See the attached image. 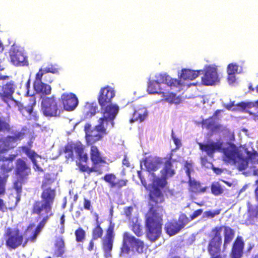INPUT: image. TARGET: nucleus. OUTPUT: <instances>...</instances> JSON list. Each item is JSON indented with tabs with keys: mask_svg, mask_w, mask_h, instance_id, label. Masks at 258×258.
Masks as SVG:
<instances>
[{
	"mask_svg": "<svg viewBox=\"0 0 258 258\" xmlns=\"http://www.w3.org/2000/svg\"><path fill=\"white\" fill-rule=\"evenodd\" d=\"M237 106L239 107L240 109L242 110H245L247 112H248L249 114H252V113L250 112L248 110V109L255 106L258 107V100L255 101V102H240L237 104ZM253 115L254 119L258 120V110L256 113H253Z\"/></svg>",
	"mask_w": 258,
	"mask_h": 258,
	"instance_id": "obj_36",
	"label": "nucleus"
},
{
	"mask_svg": "<svg viewBox=\"0 0 258 258\" xmlns=\"http://www.w3.org/2000/svg\"><path fill=\"white\" fill-rule=\"evenodd\" d=\"M14 173L16 179L13 182V188L22 193L23 185L27 181L31 174V166L26 160L19 158L15 162Z\"/></svg>",
	"mask_w": 258,
	"mask_h": 258,
	"instance_id": "obj_6",
	"label": "nucleus"
},
{
	"mask_svg": "<svg viewBox=\"0 0 258 258\" xmlns=\"http://www.w3.org/2000/svg\"><path fill=\"white\" fill-rule=\"evenodd\" d=\"M133 110L134 112L130 119V123H133L134 122H141L143 121L148 115L147 108L142 105L137 106L134 105Z\"/></svg>",
	"mask_w": 258,
	"mask_h": 258,
	"instance_id": "obj_21",
	"label": "nucleus"
},
{
	"mask_svg": "<svg viewBox=\"0 0 258 258\" xmlns=\"http://www.w3.org/2000/svg\"><path fill=\"white\" fill-rule=\"evenodd\" d=\"M223 161L226 163H232L236 164V159L241 154L238 148L233 143L229 144V146L222 149Z\"/></svg>",
	"mask_w": 258,
	"mask_h": 258,
	"instance_id": "obj_15",
	"label": "nucleus"
},
{
	"mask_svg": "<svg viewBox=\"0 0 258 258\" xmlns=\"http://www.w3.org/2000/svg\"><path fill=\"white\" fill-rule=\"evenodd\" d=\"M86 231L82 228H78L75 231L76 241L77 242H84L86 239Z\"/></svg>",
	"mask_w": 258,
	"mask_h": 258,
	"instance_id": "obj_40",
	"label": "nucleus"
},
{
	"mask_svg": "<svg viewBox=\"0 0 258 258\" xmlns=\"http://www.w3.org/2000/svg\"><path fill=\"white\" fill-rule=\"evenodd\" d=\"M223 130V126L220 124H216L215 123L212 132H222Z\"/></svg>",
	"mask_w": 258,
	"mask_h": 258,
	"instance_id": "obj_52",
	"label": "nucleus"
},
{
	"mask_svg": "<svg viewBox=\"0 0 258 258\" xmlns=\"http://www.w3.org/2000/svg\"><path fill=\"white\" fill-rule=\"evenodd\" d=\"M31 215H37L38 218L41 219V220L39 223L34 231V232L39 234V233L41 231V229L44 227L46 223L47 222V221L51 216L43 214L42 213H39L38 212H36L31 210Z\"/></svg>",
	"mask_w": 258,
	"mask_h": 258,
	"instance_id": "obj_34",
	"label": "nucleus"
},
{
	"mask_svg": "<svg viewBox=\"0 0 258 258\" xmlns=\"http://www.w3.org/2000/svg\"><path fill=\"white\" fill-rule=\"evenodd\" d=\"M25 136V133L19 132L17 133H15L12 137L14 138V140L16 142H17L18 140H20L24 138V137Z\"/></svg>",
	"mask_w": 258,
	"mask_h": 258,
	"instance_id": "obj_47",
	"label": "nucleus"
},
{
	"mask_svg": "<svg viewBox=\"0 0 258 258\" xmlns=\"http://www.w3.org/2000/svg\"><path fill=\"white\" fill-rule=\"evenodd\" d=\"M215 122L213 119V116L210 117L208 118L203 119L201 121L202 127L207 130H210L212 131Z\"/></svg>",
	"mask_w": 258,
	"mask_h": 258,
	"instance_id": "obj_41",
	"label": "nucleus"
},
{
	"mask_svg": "<svg viewBox=\"0 0 258 258\" xmlns=\"http://www.w3.org/2000/svg\"><path fill=\"white\" fill-rule=\"evenodd\" d=\"M4 142L5 144H8V145H9L10 143H15L16 142L12 136H8L5 138Z\"/></svg>",
	"mask_w": 258,
	"mask_h": 258,
	"instance_id": "obj_54",
	"label": "nucleus"
},
{
	"mask_svg": "<svg viewBox=\"0 0 258 258\" xmlns=\"http://www.w3.org/2000/svg\"><path fill=\"white\" fill-rule=\"evenodd\" d=\"M202 70L193 71L189 69H184L181 70V74L180 76V82L183 80H192L197 78Z\"/></svg>",
	"mask_w": 258,
	"mask_h": 258,
	"instance_id": "obj_32",
	"label": "nucleus"
},
{
	"mask_svg": "<svg viewBox=\"0 0 258 258\" xmlns=\"http://www.w3.org/2000/svg\"><path fill=\"white\" fill-rule=\"evenodd\" d=\"M131 230L138 237H140L143 235L141 225L137 222L133 224Z\"/></svg>",
	"mask_w": 258,
	"mask_h": 258,
	"instance_id": "obj_43",
	"label": "nucleus"
},
{
	"mask_svg": "<svg viewBox=\"0 0 258 258\" xmlns=\"http://www.w3.org/2000/svg\"><path fill=\"white\" fill-rule=\"evenodd\" d=\"M34 88L35 91L39 93L44 95H48L51 94V88L50 86L42 82V79H36L34 84Z\"/></svg>",
	"mask_w": 258,
	"mask_h": 258,
	"instance_id": "obj_31",
	"label": "nucleus"
},
{
	"mask_svg": "<svg viewBox=\"0 0 258 258\" xmlns=\"http://www.w3.org/2000/svg\"><path fill=\"white\" fill-rule=\"evenodd\" d=\"M189 190L195 194H201L206 192L207 187H202L199 181L189 178L188 180Z\"/></svg>",
	"mask_w": 258,
	"mask_h": 258,
	"instance_id": "obj_33",
	"label": "nucleus"
},
{
	"mask_svg": "<svg viewBox=\"0 0 258 258\" xmlns=\"http://www.w3.org/2000/svg\"><path fill=\"white\" fill-rule=\"evenodd\" d=\"M44 81L48 83H51L53 81L52 77L49 75L44 76Z\"/></svg>",
	"mask_w": 258,
	"mask_h": 258,
	"instance_id": "obj_60",
	"label": "nucleus"
},
{
	"mask_svg": "<svg viewBox=\"0 0 258 258\" xmlns=\"http://www.w3.org/2000/svg\"><path fill=\"white\" fill-rule=\"evenodd\" d=\"M102 179L108 184L110 188L116 190H120L126 186L128 182L126 178L117 179L116 176L112 173L105 174Z\"/></svg>",
	"mask_w": 258,
	"mask_h": 258,
	"instance_id": "obj_16",
	"label": "nucleus"
},
{
	"mask_svg": "<svg viewBox=\"0 0 258 258\" xmlns=\"http://www.w3.org/2000/svg\"><path fill=\"white\" fill-rule=\"evenodd\" d=\"M5 244L9 249H16L22 246L24 247L28 241V238H24L23 233L18 228L8 227L4 235Z\"/></svg>",
	"mask_w": 258,
	"mask_h": 258,
	"instance_id": "obj_8",
	"label": "nucleus"
},
{
	"mask_svg": "<svg viewBox=\"0 0 258 258\" xmlns=\"http://www.w3.org/2000/svg\"><path fill=\"white\" fill-rule=\"evenodd\" d=\"M98 111V106L95 102H87L85 103L83 113L85 118L89 119L94 116Z\"/></svg>",
	"mask_w": 258,
	"mask_h": 258,
	"instance_id": "obj_29",
	"label": "nucleus"
},
{
	"mask_svg": "<svg viewBox=\"0 0 258 258\" xmlns=\"http://www.w3.org/2000/svg\"><path fill=\"white\" fill-rule=\"evenodd\" d=\"M143 162L147 170L151 172L158 170L159 165L163 163V158L157 156H149L144 159Z\"/></svg>",
	"mask_w": 258,
	"mask_h": 258,
	"instance_id": "obj_24",
	"label": "nucleus"
},
{
	"mask_svg": "<svg viewBox=\"0 0 258 258\" xmlns=\"http://www.w3.org/2000/svg\"><path fill=\"white\" fill-rule=\"evenodd\" d=\"M156 80L150 81L148 83L147 91L149 94H160V84L163 83L170 87H177L181 85L180 81L173 79L166 74H159L156 77Z\"/></svg>",
	"mask_w": 258,
	"mask_h": 258,
	"instance_id": "obj_11",
	"label": "nucleus"
},
{
	"mask_svg": "<svg viewBox=\"0 0 258 258\" xmlns=\"http://www.w3.org/2000/svg\"><path fill=\"white\" fill-rule=\"evenodd\" d=\"M235 231L229 226L215 227L209 235L210 240L207 245V251L210 258H226L225 254H222L227 246L233 240Z\"/></svg>",
	"mask_w": 258,
	"mask_h": 258,
	"instance_id": "obj_4",
	"label": "nucleus"
},
{
	"mask_svg": "<svg viewBox=\"0 0 258 258\" xmlns=\"http://www.w3.org/2000/svg\"><path fill=\"white\" fill-rule=\"evenodd\" d=\"M172 157L173 153H170L168 157L163 158V166L160 170V173L168 178L173 176L176 173L172 163Z\"/></svg>",
	"mask_w": 258,
	"mask_h": 258,
	"instance_id": "obj_20",
	"label": "nucleus"
},
{
	"mask_svg": "<svg viewBox=\"0 0 258 258\" xmlns=\"http://www.w3.org/2000/svg\"><path fill=\"white\" fill-rule=\"evenodd\" d=\"M9 76L0 75V80H6L9 79Z\"/></svg>",
	"mask_w": 258,
	"mask_h": 258,
	"instance_id": "obj_63",
	"label": "nucleus"
},
{
	"mask_svg": "<svg viewBox=\"0 0 258 258\" xmlns=\"http://www.w3.org/2000/svg\"><path fill=\"white\" fill-rule=\"evenodd\" d=\"M12 101H14L16 104V105L18 107L19 110L20 111V112L23 115H25V114L27 112V109H28V107H25L23 105L22 103H21L20 102L16 101L14 99V100H12Z\"/></svg>",
	"mask_w": 258,
	"mask_h": 258,
	"instance_id": "obj_44",
	"label": "nucleus"
},
{
	"mask_svg": "<svg viewBox=\"0 0 258 258\" xmlns=\"http://www.w3.org/2000/svg\"><path fill=\"white\" fill-rule=\"evenodd\" d=\"M246 150V153L248 155V157H245L242 153L238 156L236 159V165L238 169L241 171L246 169L248 165V160L249 159L252 158L253 156H254L256 154V152L254 153H251L250 152Z\"/></svg>",
	"mask_w": 258,
	"mask_h": 258,
	"instance_id": "obj_27",
	"label": "nucleus"
},
{
	"mask_svg": "<svg viewBox=\"0 0 258 258\" xmlns=\"http://www.w3.org/2000/svg\"><path fill=\"white\" fill-rule=\"evenodd\" d=\"M202 209H198L194 212V213L190 215V218L191 220H194L200 216L203 213Z\"/></svg>",
	"mask_w": 258,
	"mask_h": 258,
	"instance_id": "obj_51",
	"label": "nucleus"
},
{
	"mask_svg": "<svg viewBox=\"0 0 258 258\" xmlns=\"http://www.w3.org/2000/svg\"><path fill=\"white\" fill-rule=\"evenodd\" d=\"M198 145L200 150L202 152H206L209 156H212L216 151L221 150L222 147L221 142H211L206 144L199 143Z\"/></svg>",
	"mask_w": 258,
	"mask_h": 258,
	"instance_id": "obj_26",
	"label": "nucleus"
},
{
	"mask_svg": "<svg viewBox=\"0 0 258 258\" xmlns=\"http://www.w3.org/2000/svg\"><path fill=\"white\" fill-rule=\"evenodd\" d=\"M85 139L86 144L91 146L90 156L92 163V167H89L87 165L89 161L88 155L85 151L84 145L80 141L68 142L64 145L63 152L65 154V158L68 161H73L75 157L74 154L75 151L77 158L76 165L81 172H86L88 174L95 172L100 175L103 173L102 167L107 164L106 158L103 156L98 147L93 145L95 143H87L86 133Z\"/></svg>",
	"mask_w": 258,
	"mask_h": 258,
	"instance_id": "obj_3",
	"label": "nucleus"
},
{
	"mask_svg": "<svg viewBox=\"0 0 258 258\" xmlns=\"http://www.w3.org/2000/svg\"><path fill=\"white\" fill-rule=\"evenodd\" d=\"M38 234V233H36L35 232H34L32 235L29 238H28V240H30V241H34L36 238Z\"/></svg>",
	"mask_w": 258,
	"mask_h": 258,
	"instance_id": "obj_61",
	"label": "nucleus"
},
{
	"mask_svg": "<svg viewBox=\"0 0 258 258\" xmlns=\"http://www.w3.org/2000/svg\"><path fill=\"white\" fill-rule=\"evenodd\" d=\"M202 83L206 86L213 85L219 82L220 79L216 68L209 66L205 71L202 78Z\"/></svg>",
	"mask_w": 258,
	"mask_h": 258,
	"instance_id": "obj_17",
	"label": "nucleus"
},
{
	"mask_svg": "<svg viewBox=\"0 0 258 258\" xmlns=\"http://www.w3.org/2000/svg\"><path fill=\"white\" fill-rule=\"evenodd\" d=\"M57 72V69L56 68L54 65L50 64L43 69L40 68L36 74L35 79L40 80V79H42L43 76L45 74L48 73L55 74Z\"/></svg>",
	"mask_w": 258,
	"mask_h": 258,
	"instance_id": "obj_38",
	"label": "nucleus"
},
{
	"mask_svg": "<svg viewBox=\"0 0 258 258\" xmlns=\"http://www.w3.org/2000/svg\"><path fill=\"white\" fill-rule=\"evenodd\" d=\"M211 193L215 196H218L224 193V189L218 181H214L211 185Z\"/></svg>",
	"mask_w": 258,
	"mask_h": 258,
	"instance_id": "obj_39",
	"label": "nucleus"
},
{
	"mask_svg": "<svg viewBox=\"0 0 258 258\" xmlns=\"http://www.w3.org/2000/svg\"><path fill=\"white\" fill-rule=\"evenodd\" d=\"M145 244L143 241L136 238L127 232L123 233L120 247L121 254H141L143 253Z\"/></svg>",
	"mask_w": 258,
	"mask_h": 258,
	"instance_id": "obj_7",
	"label": "nucleus"
},
{
	"mask_svg": "<svg viewBox=\"0 0 258 258\" xmlns=\"http://www.w3.org/2000/svg\"><path fill=\"white\" fill-rule=\"evenodd\" d=\"M32 147V142L30 141L28 142V146H22L19 148L31 160L35 167V170L43 172V169L38 164L36 159L37 157H40V156L35 151L31 150Z\"/></svg>",
	"mask_w": 258,
	"mask_h": 258,
	"instance_id": "obj_18",
	"label": "nucleus"
},
{
	"mask_svg": "<svg viewBox=\"0 0 258 258\" xmlns=\"http://www.w3.org/2000/svg\"><path fill=\"white\" fill-rule=\"evenodd\" d=\"M9 55L11 63L16 67L28 66L27 57L23 52L16 46H12L9 50Z\"/></svg>",
	"mask_w": 258,
	"mask_h": 258,
	"instance_id": "obj_14",
	"label": "nucleus"
},
{
	"mask_svg": "<svg viewBox=\"0 0 258 258\" xmlns=\"http://www.w3.org/2000/svg\"><path fill=\"white\" fill-rule=\"evenodd\" d=\"M122 164L126 167H129L130 166V162L126 156H125L122 160Z\"/></svg>",
	"mask_w": 258,
	"mask_h": 258,
	"instance_id": "obj_58",
	"label": "nucleus"
},
{
	"mask_svg": "<svg viewBox=\"0 0 258 258\" xmlns=\"http://www.w3.org/2000/svg\"><path fill=\"white\" fill-rule=\"evenodd\" d=\"M15 89V84L13 81L8 82L2 87V92L0 93V97L2 100L9 106V102L11 100H14L13 95Z\"/></svg>",
	"mask_w": 258,
	"mask_h": 258,
	"instance_id": "obj_19",
	"label": "nucleus"
},
{
	"mask_svg": "<svg viewBox=\"0 0 258 258\" xmlns=\"http://www.w3.org/2000/svg\"><path fill=\"white\" fill-rule=\"evenodd\" d=\"M94 240H93V239L92 238L91 240L89 241V245L87 247V249L89 251H92L94 249V242L93 241Z\"/></svg>",
	"mask_w": 258,
	"mask_h": 258,
	"instance_id": "obj_57",
	"label": "nucleus"
},
{
	"mask_svg": "<svg viewBox=\"0 0 258 258\" xmlns=\"http://www.w3.org/2000/svg\"><path fill=\"white\" fill-rule=\"evenodd\" d=\"M238 66L237 64L230 63L228 66L227 73L235 74L238 71Z\"/></svg>",
	"mask_w": 258,
	"mask_h": 258,
	"instance_id": "obj_45",
	"label": "nucleus"
},
{
	"mask_svg": "<svg viewBox=\"0 0 258 258\" xmlns=\"http://www.w3.org/2000/svg\"><path fill=\"white\" fill-rule=\"evenodd\" d=\"M54 182V179L51 176L50 174L46 173L44 175L41 185V200L34 201L31 211L50 216L53 215L52 210L56 197V190L55 188L51 187V185Z\"/></svg>",
	"mask_w": 258,
	"mask_h": 258,
	"instance_id": "obj_5",
	"label": "nucleus"
},
{
	"mask_svg": "<svg viewBox=\"0 0 258 258\" xmlns=\"http://www.w3.org/2000/svg\"><path fill=\"white\" fill-rule=\"evenodd\" d=\"M228 73L227 79H228L229 83H233L235 82V81L236 80L235 75V74H232L231 73Z\"/></svg>",
	"mask_w": 258,
	"mask_h": 258,
	"instance_id": "obj_55",
	"label": "nucleus"
},
{
	"mask_svg": "<svg viewBox=\"0 0 258 258\" xmlns=\"http://www.w3.org/2000/svg\"><path fill=\"white\" fill-rule=\"evenodd\" d=\"M63 108L67 111H73L78 104V100L73 93H64L61 96Z\"/></svg>",
	"mask_w": 258,
	"mask_h": 258,
	"instance_id": "obj_22",
	"label": "nucleus"
},
{
	"mask_svg": "<svg viewBox=\"0 0 258 258\" xmlns=\"http://www.w3.org/2000/svg\"><path fill=\"white\" fill-rule=\"evenodd\" d=\"M255 185L256 186L254 189V194L256 201L258 202V179L255 181Z\"/></svg>",
	"mask_w": 258,
	"mask_h": 258,
	"instance_id": "obj_56",
	"label": "nucleus"
},
{
	"mask_svg": "<svg viewBox=\"0 0 258 258\" xmlns=\"http://www.w3.org/2000/svg\"><path fill=\"white\" fill-rule=\"evenodd\" d=\"M114 96V90L109 86L101 88L97 99L102 116L99 118L98 124L93 128L89 123H86L84 126L88 144L95 143L101 140L103 136L107 134V129L113 127L114 119L119 110L118 106L111 102Z\"/></svg>",
	"mask_w": 258,
	"mask_h": 258,
	"instance_id": "obj_2",
	"label": "nucleus"
},
{
	"mask_svg": "<svg viewBox=\"0 0 258 258\" xmlns=\"http://www.w3.org/2000/svg\"><path fill=\"white\" fill-rule=\"evenodd\" d=\"M65 216L64 214L62 215L60 218V224L61 226H64Z\"/></svg>",
	"mask_w": 258,
	"mask_h": 258,
	"instance_id": "obj_62",
	"label": "nucleus"
},
{
	"mask_svg": "<svg viewBox=\"0 0 258 258\" xmlns=\"http://www.w3.org/2000/svg\"><path fill=\"white\" fill-rule=\"evenodd\" d=\"M214 172L216 174H221L223 170V169L220 168H218V167H213L212 168Z\"/></svg>",
	"mask_w": 258,
	"mask_h": 258,
	"instance_id": "obj_59",
	"label": "nucleus"
},
{
	"mask_svg": "<svg viewBox=\"0 0 258 258\" xmlns=\"http://www.w3.org/2000/svg\"><path fill=\"white\" fill-rule=\"evenodd\" d=\"M138 176L148 191L149 210L146 219L147 236L150 241H155L161 234L164 209L161 204L165 201L161 189L167 185L168 178L161 175V177L156 176L147 188L146 182H144L141 178L140 171L138 172Z\"/></svg>",
	"mask_w": 258,
	"mask_h": 258,
	"instance_id": "obj_1",
	"label": "nucleus"
},
{
	"mask_svg": "<svg viewBox=\"0 0 258 258\" xmlns=\"http://www.w3.org/2000/svg\"><path fill=\"white\" fill-rule=\"evenodd\" d=\"M6 186L7 184L0 183V211L3 213L15 210L21 198L22 193L18 192V190H15L16 196L13 194H10L7 200L4 201L2 197L6 192Z\"/></svg>",
	"mask_w": 258,
	"mask_h": 258,
	"instance_id": "obj_10",
	"label": "nucleus"
},
{
	"mask_svg": "<svg viewBox=\"0 0 258 258\" xmlns=\"http://www.w3.org/2000/svg\"><path fill=\"white\" fill-rule=\"evenodd\" d=\"M161 94L163 100L170 104H178L181 102V98L179 96H177L175 93L162 92Z\"/></svg>",
	"mask_w": 258,
	"mask_h": 258,
	"instance_id": "obj_37",
	"label": "nucleus"
},
{
	"mask_svg": "<svg viewBox=\"0 0 258 258\" xmlns=\"http://www.w3.org/2000/svg\"><path fill=\"white\" fill-rule=\"evenodd\" d=\"M115 224L111 221L105 230L104 236L102 238L101 246L105 258H111L112 250L115 236Z\"/></svg>",
	"mask_w": 258,
	"mask_h": 258,
	"instance_id": "obj_12",
	"label": "nucleus"
},
{
	"mask_svg": "<svg viewBox=\"0 0 258 258\" xmlns=\"http://www.w3.org/2000/svg\"><path fill=\"white\" fill-rule=\"evenodd\" d=\"M41 110L46 117H59L63 109L59 100L54 95L43 97L41 101Z\"/></svg>",
	"mask_w": 258,
	"mask_h": 258,
	"instance_id": "obj_9",
	"label": "nucleus"
},
{
	"mask_svg": "<svg viewBox=\"0 0 258 258\" xmlns=\"http://www.w3.org/2000/svg\"><path fill=\"white\" fill-rule=\"evenodd\" d=\"M133 210V208L131 206L125 207L124 209V214L125 215L126 217H127L128 219H130L131 217Z\"/></svg>",
	"mask_w": 258,
	"mask_h": 258,
	"instance_id": "obj_50",
	"label": "nucleus"
},
{
	"mask_svg": "<svg viewBox=\"0 0 258 258\" xmlns=\"http://www.w3.org/2000/svg\"><path fill=\"white\" fill-rule=\"evenodd\" d=\"M248 216L245 220L247 225H253L258 218V206L253 207L249 202L247 203Z\"/></svg>",
	"mask_w": 258,
	"mask_h": 258,
	"instance_id": "obj_28",
	"label": "nucleus"
},
{
	"mask_svg": "<svg viewBox=\"0 0 258 258\" xmlns=\"http://www.w3.org/2000/svg\"><path fill=\"white\" fill-rule=\"evenodd\" d=\"M103 229L101 227V223L99 221V217L96 215V225L92 231V238L93 240H97L101 238L103 234Z\"/></svg>",
	"mask_w": 258,
	"mask_h": 258,
	"instance_id": "obj_35",
	"label": "nucleus"
},
{
	"mask_svg": "<svg viewBox=\"0 0 258 258\" xmlns=\"http://www.w3.org/2000/svg\"><path fill=\"white\" fill-rule=\"evenodd\" d=\"M92 208L91 201L86 198H84V208L87 210H91Z\"/></svg>",
	"mask_w": 258,
	"mask_h": 258,
	"instance_id": "obj_49",
	"label": "nucleus"
},
{
	"mask_svg": "<svg viewBox=\"0 0 258 258\" xmlns=\"http://www.w3.org/2000/svg\"><path fill=\"white\" fill-rule=\"evenodd\" d=\"M54 254L55 256L63 257L66 249L64 240L62 236H59L56 238L54 243Z\"/></svg>",
	"mask_w": 258,
	"mask_h": 258,
	"instance_id": "obj_30",
	"label": "nucleus"
},
{
	"mask_svg": "<svg viewBox=\"0 0 258 258\" xmlns=\"http://www.w3.org/2000/svg\"><path fill=\"white\" fill-rule=\"evenodd\" d=\"M15 157V155H11L9 157L3 156L0 158V161L2 163L0 165V183L7 184L9 177V172L13 169V161Z\"/></svg>",
	"mask_w": 258,
	"mask_h": 258,
	"instance_id": "obj_13",
	"label": "nucleus"
},
{
	"mask_svg": "<svg viewBox=\"0 0 258 258\" xmlns=\"http://www.w3.org/2000/svg\"><path fill=\"white\" fill-rule=\"evenodd\" d=\"M172 138L173 140V142H174V144L176 145V149H179L181 146V141L180 140L177 138L175 136H174V134L173 133V132H172Z\"/></svg>",
	"mask_w": 258,
	"mask_h": 258,
	"instance_id": "obj_48",
	"label": "nucleus"
},
{
	"mask_svg": "<svg viewBox=\"0 0 258 258\" xmlns=\"http://www.w3.org/2000/svg\"><path fill=\"white\" fill-rule=\"evenodd\" d=\"M244 242L241 236H238L234 241L230 252V258H241L243 254Z\"/></svg>",
	"mask_w": 258,
	"mask_h": 258,
	"instance_id": "obj_23",
	"label": "nucleus"
},
{
	"mask_svg": "<svg viewBox=\"0 0 258 258\" xmlns=\"http://www.w3.org/2000/svg\"><path fill=\"white\" fill-rule=\"evenodd\" d=\"M192 166V163L186 161L184 164V167L186 168L185 172L190 177V169Z\"/></svg>",
	"mask_w": 258,
	"mask_h": 258,
	"instance_id": "obj_53",
	"label": "nucleus"
},
{
	"mask_svg": "<svg viewBox=\"0 0 258 258\" xmlns=\"http://www.w3.org/2000/svg\"><path fill=\"white\" fill-rule=\"evenodd\" d=\"M220 214V211L219 210H216L215 211H206L204 213V215L205 217L207 218H214L215 216L218 215Z\"/></svg>",
	"mask_w": 258,
	"mask_h": 258,
	"instance_id": "obj_46",
	"label": "nucleus"
},
{
	"mask_svg": "<svg viewBox=\"0 0 258 258\" xmlns=\"http://www.w3.org/2000/svg\"><path fill=\"white\" fill-rule=\"evenodd\" d=\"M185 226L182 221L172 220L168 221L165 225L166 232L170 236H173L178 233Z\"/></svg>",
	"mask_w": 258,
	"mask_h": 258,
	"instance_id": "obj_25",
	"label": "nucleus"
},
{
	"mask_svg": "<svg viewBox=\"0 0 258 258\" xmlns=\"http://www.w3.org/2000/svg\"><path fill=\"white\" fill-rule=\"evenodd\" d=\"M27 114L28 115V120L37 121L39 118V115L36 111L33 110V107L31 105L28 106Z\"/></svg>",
	"mask_w": 258,
	"mask_h": 258,
	"instance_id": "obj_42",
	"label": "nucleus"
},
{
	"mask_svg": "<svg viewBox=\"0 0 258 258\" xmlns=\"http://www.w3.org/2000/svg\"><path fill=\"white\" fill-rule=\"evenodd\" d=\"M220 180H221L223 182L225 183L226 185H227L229 187L231 186L232 185V183L231 182H228L227 181L224 180V179H220Z\"/></svg>",
	"mask_w": 258,
	"mask_h": 258,
	"instance_id": "obj_64",
	"label": "nucleus"
}]
</instances>
